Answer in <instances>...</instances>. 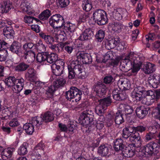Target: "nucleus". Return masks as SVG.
<instances>
[{"label":"nucleus","instance_id":"60","mask_svg":"<svg viewBox=\"0 0 160 160\" xmlns=\"http://www.w3.org/2000/svg\"><path fill=\"white\" fill-rule=\"evenodd\" d=\"M19 124V122L16 119L14 118L12 119L9 123L10 126L12 127H15L18 126Z\"/></svg>","mask_w":160,"mask_h":160},{"label":"nucleus","instance_id":"28","mask_svg":"<svg viewBox=\"0 0 160 160\" xmlns=\"http://www.w3.org/2000/svg\"><path fill=\"white\" fill-rule=\"evenodd\" d=\"M14 151V149L12 148L5 149L1 154L2 159L5 160L7 158H11L12 152Z\"/></svg>","mask_w":160,"mask_h":160},{"label":"nucleus","instance_id":"10","mask_svg":"<svg viewBox=\"0 0 160 160\" xmlns=\"http://www.w3.org/2000/svg\"><path fill=\"white\" fill-rule=\"evenodd\" d=\"M146 94L149 95V92L144 90L142 87L139 86L135 88L134 91L132 93L131 96L136 100H141L145 98Z\"/></svg>","mask_w":160,"mask_h":160},{"label":"nucleus","instance_id":"12","mask_svg":"<svg viewBox=\"0 0 160 160\" xmlns=\"http://www.w3.org/2000/svg\"><path fill=\"white\" fill-rule=\"evenodd\" d=\"M9 50L12 53L19 56H22L23 54L21 44L18 42H13L9 47Z\"/></svg>","mask_w":160,"mask_h":160},{"label":"nucleus","instance_id":"11","mask_svg":"<svg viewBox=\"0 0 160 160\" xmlns=\"http://www.w3.org/2000/svg\"><path fill=\"white\" fill-rule=\"evenodd\" d=\"M93 89L96 95L99 97L101 98L106 92L107 87L103 83L101 82L95 83L93 86Z\"/></svg>","mask_w":160,"mask_h":160},{"label":"nucleus","instance_id":"22","mask_svg":"<svg viewBox=\"0 0 160 160\" xmlns=\"http://www.w3.org/2000/svg\"><path fill=\"white\" fill-rule=\"evenodd\" d=\"M148 110L147 108L143 106L138 107L136 109V113L137 116L140 118H143L148 114Z\"/></svg>","mask_w":160,"mask_h":160},{"label":"nucleus","instance_id":"59","mask_svg":"<svg viewBox=\"0 0 160 160\" xmlns=\"http://www.w3.org/2000/svg\"><path fill=\"white\" fill-rule=\"evenodd\" d=\"M68 70L69 74L68 77L69 79H72L74 78L75 75H76V73L73 71L71 67H69V65L68 66Z\"/></svg>","mask_w":160,"mask_h":160},{"label":"nucleus","instance_id":"44","mask_svg":"<svg viewBox=\"0 0 160 160\" xmlns=\"http://www.w3.org/2000/svg\"><path fill=\"white\" fill-rule=\"evenodd\" d=\"M47 53H38L36 57V60L39 63L47 61Z\"/></svg>","mask_w":160,"mask_h":160},{"label":"nucleus","instance_id":"57","mask_svg":"<svg viewBox=\"0 0 160 160\" xmlns=\"http://www.w3.org/2000/svg\"><path fill=\"white\" fill-rule=\"evenodd\" d=\"M103 81L106 84H111L114 81L113 76L112 75H107L104 78Z\"/></svg>","mask_w":160,"mask_h":160},{"label":"nucleus","instance_id":"7","mask_svg":"<svg viewBox=\"0 0 160 160\" xmlns=\"http://www.w3.org/2000/svg\"><path fill=\"white\" fill-rule=\"evenodd\" d=\"M93 19L99 25H103L108 22L106 13L103 10L98 9L95 10L93 14Z\"/></svg>","mask_w":160,"mask_h":160},{"label":"nucleus","instance_id":"56","mask_svg":"<svg viewBox=\"0 0 160 160\" xmlns=\"http://www.w3.org/2000/svg\"><path fill=\"white\" fill-rule=\"evenodd\" d=\"M105 33L104 31L102 30H99L96 35V37L98 42H101L104 39Z\"/></svg>","mask_w":160,"mask_h":160},{"label":"nucleus","instance_id":"4","mask_svg":"<svg viewBox=\"0 0 160 160\" xmlns=\"http://www.w3.org/2000/svg\"><path fill=\"white\" fill-rule=\"evenodd\" d=\"M92 112L91 110L84 111L81 115L79 119V123L83 126L87 127L93 125L94 120L93 119Z\"/></svg>","mask_w":160,"mask_h":160},{"label":"nucleus","instance_id":"33","mask_svg":"<svg viewBox=\"0 0 160 160\" xmlns=\"http://www.w3.org/2000/svg\"><path fill=\"white\" fill-rule=\"evenodd\" d=\"M36 75V72L32 68H29L25 74V77L30 81L34 79Z\"/></svg>","mask_w":160,"mask_h":160},{"label":"nucleus","instance_id":"15","mask_svg":"<svg viewBox=\"0 0 160 160\" xmlns=\"http://www.w3.org/2000/svg\"><path fill=\"white\" fill-rule=\"evenodd\" d=\"M77 58L82 61L83 64H89L92 61L91 55L83 52H78L77 54Z\"/></svg>","mask_w":160,"mask_h":160},{"label":"nucleus","instance_id":"39","mask_svg":"<svg viewBox=\"0 0 160 160\" xmlns=\"http://www.w3.org/2000/svg\"><path fill=\"white\" fill-rule=\"evenodd\" d=\"M57 88L53 84L51 85L47 88L46 90V94L48 95L47 97L48 99H52L53 97V93Z\"/></svg>","mask_w":160,"mask_h":160},{"label":"nucleus","instance_id":"9","mask_svg":"<svg viewBox=\"0 0 160 160\" xmlns=\"http://www.w3.org/2000/svg\"><path fill=\"white\" fill-rule=\"evenodd\" d=\"M69 67H71L76 73V75L82 78H85L86 73L83 69V66L79 63L77 61H72L69 65Z\"/></svg>","mask_w":160,"mask_h":160},{"label":"nucleus","instance_id":"37","mask_svg":"<svg viewBox=\"0 0 160 160\" xmlns=\"http://www.w3.org/2000/svg\"><path fill=\"white\" fill-rule=\"evenodd\" d=\"M112 30L115 32H120L122 29L123 28L122 23L119 22H114L112 25Z\"/></svg>","mask_w":160,"mask_h":160},{"label":"nucleus","instance_id":"58","mask_svg":"<svg viewBox=\"0 0 160 160\" xmlns=\"http://www.w3.org/2000/svg\"><path fill=\"white\" fill-rule=\"evenodd\" d=\"M65 44L66 42L59 43L56 44V53H59L62 52L63 50V48L65 46Z\"/></svg>","mask_w":160,"mask_h":160},{"label":"nucleus","instance_id":"6","mask_svg":"<svg viewBox=\"0 0 160 160\" xmlns=\"http://www.w3.org/2000/svg\"><path fill=\"white\" fill-rule=\"evenodd\" d=\"M41 119V118L36 117L32 118L30 122L26 123L23 126V129L26 133L29 134H32L34 131V126L37 129L40 128V125L42 124V122L40 121L39 124L38 122Z\"/></svg>","mask_w":160,"mask_h":160},{"label":"nucleus","instance_id":"36","mask_svg":"<svg viewBox=\"0 0 160 160\" xmlns=\"http://www.w3.org/2000/svg\"><path fill=\"white\" fill-rule=\"evenodd\" d=\"M29 67V65L22 62L15 67V70L18 72H22L26 70Z\"/></svg>","mask_w":160,"mask_h":160},{"label":"nucleus","instance_id":"61","mask_svg":"<svg viewBox=\"0 0 160 160\" xmlns=\"http://www.w3.org/2000/svg\"><path fill=\"white\" fill-rule=\"evenodd\" d=\"M116 90L113 91L112 92V96L113 99L116 100H124V99H127L126 98L124 99L121 98L120 94L116 92Z\"/></svg>","mask_w":160,"mask_h":160},{"label":"nucleus","instance_id":"50","mask_svg":"<svg viewBox=\"0 0 160 160\" xmlns=\"http://www.w3.org/2000/svg\"><path fill=\"white\" fill-rule=\"evenodd\" d=\"M1 4L2 5V9L5 11L4 12H8L11 9L12 4L9 1L3 2V3Z\"/></svg>","mask_w":160,"mask_h":160},{"label":"nucleus","instance_id":"32","mask_svg":"<svg viewBox=\"0 0 160 160\" xmlns=\"http://www.w3.org/2000/svg\"><path fill=\"white\" fill-rule=\"evenodd\" d=\"M75 90H78V88L75 87H73L70 90L66 92L65 95L66 98L68 100L69 99H73L74 94H76L75 96L76 97H78L79 95L78 96V95L77 94L78 92L75 91Z\"/></svg>","mask_w":160,"mask_h":160},{"label":"nucleus","instance_id":"64","mask_svg":"<svg viewBox=\"0 0 160 160\" xmlns=\"http://www.w3.org/2000/svg\"><path fill=\"white\" fill-rule=\"evenodd\" d=\"M133 110L129 106L127 105L125 107V114L128 115L132 113Z\"/></svg>","mask_w":160,"mask_h":160},{"label":"nucleus","instance_id":"20","mask_svg":"<svg viewBox=\"0 0 160 160\" xmlns=\"http://www.w3.org/2000/svg\"><path fill=\"white\" fill-rule=\"evenodd\" d=\"M142 70L145 74H149L152 73L156 70L155 65L149 62H147L143 65Z\"/></svg>","mask_w":160,"mask_h":160},{"label":"nucleus","instance_id":"49","mask_svg":"<svg viewBox=\"0 0 160 160\" xmlns=\"http://www.w3.org/2000/svg\"><path fill=\"white\" fill-rule=\"evenodd\" d=\"M24 21L26 23L29 24L33 23L34 21L38 22L39 20L33 17L25 15L24 17Z\"/></svg>","mask_w":160,"mask_h":160},{"label":"nucleus","instance_id":"62","mask_svg":"<svg viewBox=\"0 0 160 160\" xmlns=\"http://www.w3.org/2000/svg\"><path fill=\"white\" fill-rule=\"evenodd\" d=\"M112 53L110 52H108L103 56V58L102 60V62L105 63L108 60L111 59V55Z\"/></svg>","mask_w":160,"mask_h":160},{"label":"nucleus","instance_id":"48","mask_svg":"<svg viewBox=\"0 0 160 160\" xmlns=\"http://www.w3.org/2000/svg\"><path fill=\"white\" fill-rule=\"evenodd\" d=\"M26 143H24L19 148L18 150V154L20 155H24L28 152L27 148L26 147Z\"/></svg>","mask_w":160,"mask_h":160},{"label":"nucleus","instance_id":"53","mask_svg":"<svg viewBox=\"0 0 160 160\" xmlns=\"http://www.w3.org/2000/svg\"><path fill=\"white\" fill-rule=\"evenodd\" d=\"M33 46L34 44L31 42H27L24 43L22 46V48L24 50L23 52L32 51L31 49Z\"/></svg>","mask_w":160,"mask_h":160},{"label":"nucleus","instance_id":"3","mask_svg":"<svg viewBox=\"0 0 160 160\" xmlns=\"http://www.w3.org/2000/svg\"><path fill=\"white\" fill-rule=\"evenodd\" d=\"M99 104L97 106L96 108V112L97 114L100 115L98 120L96 121L94 120V126L97 128L101 129L103 127V122L104 121L103 116L101 114L103 113L106 109V107L109 106L111 103V101H98Z\"/></svg>","mask_w":160,"mask_h":160},{"label":"nucleus","instance_id":"51","mask_svg":"<svg viewBox=\"0 0 160 160\" xmlns=\"http://www.w3.org/2000/svg\"><path fill=\"white\" fill-rule=\"evenodd\" d=\"M58 7L63 8L67 7L69 3V0H57Z\"/></svg>","mask_w":160,"mask_h":160},{"label":"nucleus","instance_id":"1","mask_svg":"<svg viewBox=\"0 0 160 160\" xmlns=\"http://www.w3.org/2000/svg\"><path fill=\"white\" fill-rule=\"evenodd\" d=\"M130 64L132 66V71L133 73L137 72L140 70L142 64L140 57L137 55L130 53L121 62V66L125 67V65Z\"/></svg>","mask_w":160,"mask_h":160},{"label":"nucleus","instance_id":"26","mask_svg":"<svg viewBox=\"0 0 160 160\" xmlns=\"http://www.w3.org/2000/svg\"><path fill=\"white\" fill-rule=\"evenodd\" d=\"M44 145L42 143H40L38 144L35 147L34 150L32 152V157L35 156L37 158L39 159L40 158V154H41V152H43L44 148Z\"/></svg>","mask_w":160,"mask_h":160},{"label":"nucleus","instance_id":"29","mask_svg":"<svg viewBox=\"0 0 160 160\" xmlns=\"http://www.w3.org/2000/svg\"><path fill=\"white\" fill-rule=\"evenodd\" d=\"M135 151L134 148H131L129 147H126L122 151V153L125 157L130 158L135 154Z\"/></svg>","mask_w":160,"mask_h":160},{"label":"nucleus","instance_id":"30","mask_svg":"<svg viewBox=\"0 0 160 160\" xmlns=\"http://www.w3.org/2000/svg\"><path fill=\"white\" fill-rule=\"evenodd\" d=\"M124 145L123 140L121 139H118L114 142V148L116 151H122L124 148Z\"/></svg>","mask_w":160,"mask_h":160},{"label":"nucleus","instance_id":"63","mask_svg":"<svg viewBox=\"0 0 160 160\" xmlns=\"http://www.w3.org/2000/svg\"><path fill=\"white\" fill-rule=\"evenodd\" d=\"M154 115L156 118L160 120V106H158L155 110Z\"/></svg>","mask_w":160,"mask_h":160},{"label":"nucleus","instance_id":"34","mask_svg":"<svg viewBox=\"0 0 160 160\" xmlns=\"http://www.w3.org/2000/svg\"><path fill=\"white\" fill-rule=\"evenodd\" d=\"M58 126L60 130L62 131L65 132L70 134H72L73 133L74 128L72 126L69 125L68 127L64 124L59 123Z\"/></svg>","mask_w":160,"mask_h":160},{"label":"nucleus","instance_id":"42","mask_svg":"<svg viewBox=\"0 0 160 160\" xmlns=\"http://www.w3.org/2000/svg\"><path fill=\"white\" fill-rule=\"evenodd\" d=\"M51 11L48 9L44 10L38 16L40 19L44 20L47 19L51 16Z\"/></svg>","mask_w":160,"mask_h":160},{"label":"nucleus","instance_id":"46","mask_svg":"<svg viewBox=\"0 0 160 160\" xmlns=\"http://www.w3.org/2000/svg\"><path fill=\"white\" fill-rule=\"evenodd\" d=\"M149 130L151 131V132L147 134L146 136V139L147 141L150 140L153 138V134L157 131L156 128L153 126L150 127Z\"/></svg>","mask_w":160,"mask_h":160},{"label":"nucleus","instance_id":"45","mask_svg":"<svg viewBox=\"0 0 160 160\" xmlns=\"http://www.w3.org/2000/svg\"><path fill=\"white\" fill-rule=\"evenodd\" d=\"M82 7L83 10L86 12L90 11L92 8V5L89 2L88 0H84L82 1Z\"/></svg>","mask_w":160,"mask_h":160},{"label":"nucleus","instance_id":"17","mask_svg":"<svg viewBox=\"0 0 160 160\" xmlns=\"http://www.w3.org/2000/svg\"><path fill=\"white\" fill-rule=\"evenodd\" d=\"M24 83V80L22 78L15 80V84L12 88L13 91L16 93L19 92L23 89Z\"/></svg>","mask_w":160,"mask_h":160},{"label":"nucleus","instance_id":"41","mask_svg":"<svg viewBox=\"0 0 160 160\" xmlns=\"http://www.w3.org/2000/svg\"><path fill=\"white\" fill-rule=\"evenodd\" d=\"M63 28L67 32H73L74 31L76 26L75 24H72L70 22H67L64 24Z\"/></svg>","mask_w":160,"mask_h":160},{"label":"nucleus","instance_id":"52","mask_svg":"<svg viewBox=\"0 0 160 160\" xmlns=\"http://www.w3.org/2000/svg\"><path fill=\"white\" fill-rule=\"evenodd\" d=\"M37 50L41 53H43L46 50V47L43 44L42 41L39 40L36 43Z\"/></svg>","mask_w":160,"mask_h":160},{"label":"nucleus","instance_id":"55","mask_svg":"<svg viewBox=\"0 0 160 160\" xmlns=\"http://www.w3.org/2000/svg\"><path fill=\"white\" fill-rule=\"evenodd\" d=\"M8 51L5 49H2L0 51V61H4L6 60L8 56Z\"/></svg>","mask_w":160,"mask_h":160},{"label":"nucleus","instance_id":"14","mask_svg":"<svg viewBox=\"0 0 160 160\" xmlns=\"http://www.w3.org/2000/svg\"><path fill=\"white\" fill-rule=\"evenodd\" d=\"M47 62L50 63L59 64L62 66H63L64 63L62 59L58 60L57 54L54 53H51L50 54L47 53Z\"/></svg>","mask_w":160,"mask_h":160},{"label":"nucleus","instance_id":"27","mask_svg":"<svg viewBox=\"0 0 160 160\" xmlns=\"http://www.w3.org/2000/svg\"><path fill=\"white\" fill-rule=\"evenodd\" d=\"M118 84L124 90H128L130 87V84L128 80L126 78H121L118 81Z\"/></svg>","mask_w":160,"mask_h":160},{"label":"nucleus","instance_id":"38","mask_svg":"<svg viewBox=\"0 0 160 160\" xmlns=\"http://www.w3.org/2000/svg\"><path fill=\"white\" fill-rule=\"evenodd\" d=\"M98 152L102 156H108V148L105 145H101L98 148Z\"/></svg>","mask_w":160,"mask_h":160},{"label":"nucleus","instance_id":"54","mask_svg":"<svg viewBox=\"0 0 160 160\" xmlns=\"http://www.w3.org/2000/svg\"><path fill=\"white\" fill-rule=\"evenodd\" d=\"M90 17V14L88 13L82 14L79 17L78 22H84L89 19Z\"/></svg>","mask_w":160,"mask_h":160},{"label":"nucleus","instance_id":"23","mask_svg":"<svg viewBox=\"0 0 160 160\" xmlns=\"http://www.w3.org/2000/svg\"><path fill=\"white\" fill-rule=\"evenodd\" d=\"M58 64H52L51 65L52 72L56 76L61 75L62 73L63 66Z\"/></svg>","mask_w":160,"mask_h":160},{"label":"nucleus","instance_id":"19","mask_svg":"<svg viewBox=\"0 0 160 160\" xmlns=\"http://www.w3.org/2000/svg\"><path fill=\"white\" fill-rule=\"evenodd\" d=\"M157 147V145L156 143H150L143 148L142 151L145 155H151L153 153Z\"/></svg>","mask_w":160,"mask_h":160},{"label":"nucleus","instance_id":"25","mask_svg":"<svg viewBox=\"0 0 160 160\" xmlns=\"http://www.w3.org/2000/svg\"><path fill=\"white\" fill-rule=\"evenodd\" d=\"M37 117L41 118V119L39 120L38 124H39L40 121H41L42 124L43 121H44L45 122H49L53 120L54 118L53 114L52 112H46L41 117Z\"/></svg>","mask_w":160,"mask_h":160},{"label":"nucleus","instance_id":"21","mask_svg":"<svg viewBox=\"0 0 160 160\" xmlns=\"http://www.w3.org/2000/svg\"><path fill=\"white\" fill-rule=\"evenodd\" d=\"M21 56H23L24 59L29 63H31L34 61L35 59V52L33 51L23 52Z\"/></svg>","mask_w":160,"mask_h":160},{"label":"nucleus","instance_id":"47","mask_svg":"<svg viewBox=\"0 0 160 160\" xmlns=\"http://www.w3.org/2000/svg\"><path fill=\"white\" fill-rule=\"evenodd\" d=\"M66 80L63 78H59L54 81L53 84L57 88L62 86L66 83Z\"/></svg>","mask_w":160,"mask_h":160},{"label":"nucleus","instance_id":"5","mask_svg":"<svg viewBox=\"0 0 160 160\" xmlns=\"http://www.w3.org/2000/svg\"><path fill=\"white\" fill-rule=\"evenodd\" d=\"M18 113L16 107H5L0 110V118L2 120L10 119L14 116H17Z\"/></svg>","mask_w":160,"mask_h":160},{"label":"nucleus","instance_id":"24","mask_svg":"<svg viewBox=\"0 0 160 160\" xmlns=\"http://www.w3.org/2000/svg\"><path fill=\"white\" fill-rule=\"evenodd\" d=\"M27 2L22 1L20 5V8L24 12H26L28 14L30 15L34 13V11L31 10V8L28 5Z\"/></svg>","mask_w":160,"mask_h":160},{"label":"nucleus","instance_id":"13","mask_svg":"<svg viewBox=\"0 0 160 160\" xmlns=\"http://www.w3.org/2000/svg\"><path fill=\"white\" fill-rule=\"evenodd\" d=\"M160 83V77L158 75L154 74L151 75L148 78V84L150 87L156 88Z\"/></svg>","mask_w":160,"mask_h":160},{"label":"nucleus","instance_id":"43","mask_svg":"<svg viewBox=\"0 0 160 160\" xmlns=\"http://www.w3.org/2000/svg\"><path fill=\"white\" fill-rule=\"evenodd\" d=\"M115 122L116 124L119 125L124 122V119L122 117L121 112L118 110L116 113L115 118Z\"/></svg>","mask_w":160,"mask_h":160},{"label":"nucleus","instance_id":"35","mask_svg":"<svg viewBox=\"0 0 160 160\" xmlns=\"http://www.w3.org/2000/svg\"><path fill=\"white\" fill-rule=\"evenodd\" d=\"M119 42L118 38L112 39L108 41L106 43V47L109 50L113 48L118 45Z\"/></svg>","mask_w":160,"mask_h":160},{"label":"nucleus","instance_id":"18","mask_svg":"<svg viewBox=\"0 0 160 160\" xmlns=\"http://www.w3.org/2000/svg\"><path fill=\"white\" fill-rule=\"evenodd\" d=\"M92 31L89 28L86 29L79 37V39L82 41H85L90 39L93 36Z\"/></svg>","mask_w":160,"mask_h":160},{"label":"nucleus","instance_id":"16","mask_svg":"<svg viewBox=\"0 0 160 160\" xmlns=\"http://www.w3.org/2000/svg\"><path fill=\"white\" fill-rule=\"evenodd\" d=\"M127 12L125 9L118 8L114 9L112 12V16L115 19L119 20L127 16Z\"/></svg>","mask_w":160,"mask_h":160},{"label":"nucleus","instance_id":"8","mask_svg":"<svg viewBox=\"0 0 160 160\" xmlns=\"http://www.w3.org/2000/svg\"><path fill=\"white\" fill-rule=\"evenodd\" d=\"M49 22L52 26L55 28L62 27L65 23L63 17L59 14H56L51 17Z\"/></svg>","mask_w":160,"mask_h":160},{"label":"nucleus","instance_id":"2","mask_svg":"<svg viewBox=\"0 0 160 160\" xmlns=\"http://www.w3.org/2000/svg\"><path fill=\"white\" fill-rule=\"evenodd\" d=\"M123 137L129 138L130 142L135 147H138L141 146L142 140L139 133L134 132V127H126L123 129Z\"/></svg>","mask_w":160,"mask_h":160},{"label":"nucleus","instance_id":"31","mask_svg":"<svg viewBox=\"0 0 160 160\" xmlns=\"http://www.w3.org/2000/svg\"><path fill=\"white\" fill-rule=\"evenodd\" d=\"M3 33L4 36L8 38H11L13 37L14 32L12 27H8L4 28Z\"/></svg>","mask_w":160,"mask_h":160},{"label":"nucleus","instance_id":"40","mask_svg":"<svg viewBox=\"0 0 160 160\" xmlns=\"http://www.w3.org/2000/svg\"><path fill=\"white\" fill-rule=\"evenodd\" d=\"M16 78L14 77L10 76L6 78L4 82L8 87H12L13 88L15 84Z\"/></svg>","mask_w":160,"mask_h":160}]
</instances>
